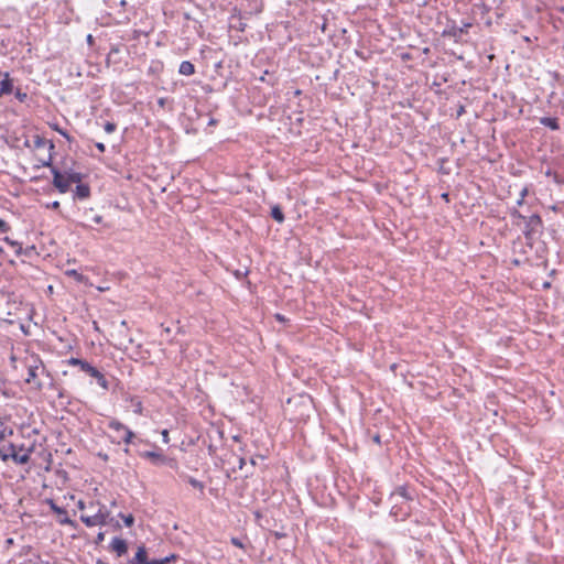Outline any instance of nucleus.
Masks as SVG:
<instances>
[{
	"mask_svg": "<svg viewBox=\"0 0 564 564\" xmlns=\"http://www.w3.org/2000/svg\"><path fill=\"white\" fill-rule=\"evenodd\" d=\"M59 206H61V205H59V202L54 200L53 203H51V204H48V205H47V208H51V209L56 210V209H58V208H59Z\"/></svg>",
	"mask_w": 564,
	"mask_h": 564,
	"instance_id": "obj_38",
	"label": "nucleus"
},
{
	"mask_svg": "<svg viewBox=\"0 0 564 564\" xmlns=\"http://www.w3.org/2000/svg\"><path fill=\"white\" fill-rule=\"evenodd\" d=\"M178 73L184 76H191L195 74V66L189 61H183L178 67Z\"/></svg>",
	"mask_w": 564,
	"mask_h": 564,
	"instance_id": "obj_19",
	"label": "nucleus"
},
{
	"mask_svg": "<svg viewBox=\"0 0 564 564\" xmlns=\"http://www.w3.org/2000/svg\"><path fill=\"white\" fill-rule=\"evenodd\" d=\"M162 435H163V440H164V442H167V440H169V432H167L166 430H164V431L162 432Z\"/></svg>",
	"mask_w": 564,
	"mask_h": 564,
	"instance_id": "obj_43",
	"label": "nucleus"
},
{
	"mask_svg": "<svg viewBox=\"0 0 564 564\" xmlns=\"http://www.w3.org/2000/svg\"><path fill=\"white\" fill-rule=\"evenodd\" d=\"M540 123L544 127L550 128L553 131L560 129L558 120L555 117H542L540 118Z\"/></svg>",
	"mask_w": 564,
	"mask_h": 564,
	"instance_id": "obj_20",
	"label": "nucleus"
},
{
	"mask_svg": "<svg viewBox=\"0 0 564 564\" xmlns=\"http://www.w3.org/2000/svg\"><path fill=\"white\" fill-rule=\"evenodd\" d=\"M9 230H10L9 224L0 218V234H6Z\"/></svg>",
	"mask_w": 564,
	"mask_h": 564,
	"instance_id": "obj_33",
	"label": "nucleus"
},
{
	"mask_svg": "<svg viewBox=\"0 0 564 564\" xmlns=\"http://www.w3.org/2000/svg\"><path fill=\"white\" fill-rule=\"evenodd\" d=\"M139 455L147 459H150L154 465L164 464L166 462V457L159 452L147 451L139 453Z\"/></svg>",
	"mask_w": 564,
	"mask_h": 564,
	"instance_id": "obj_13",
	"label": "nucleus"
},
{
	"mask_svg": "<svg viewBox=\"0 0 564 564\" xmlns=\"http://www.w3.org/2000/svg\"><path fill=\"white\" fill-rule=\"evenodd\" d=\"M66 273L70 276H74L78 282H82L84 279L83 274L78 273L76 270H69Z\"/></svg>",
	"mask_w": 564,
	"mask_h": 564,
	"instance_id": "obj_32",
	"label": "nucleus"
},
{
	"mask_svg": "<svg viewBox=\"0 0 564 564\" xmlns=\"http://www.w3.org/2000/svg\"><path fill=\"white\" fill-rule=\"evenodd\" d=\"M124 453H126V454H129V453H130L129 447H126V448H124Z\"/></svg>",
	"mask_w": 564,
	"mask_h": 564,
	"instance_id": "obj_51",
	"label": "nucleus"
},
{
	"mask_svg": "<svg viewBox=\"0 0 564 564\" xmlns=\"http://www.w3.org/2000/svg\"><path fill=\"white\" fill-rule=\"evenodd\" d=\"M177 558V555L171 554L163 558H154L150 562V564H171L173 561Z\"/></svg>",
	"mask_w": 564,
	"mask_h": 564,
	"instance_id": "obj_27",
	"label": "nucleus"
},
{
	"mask_svg": "<svg viewBox=\"0 0 564 564\" xmlns=\"http://www.w3.org/2000/svg\"><path fill=\"white\" fill-rule=\"evenodd\" d=\"M52 161L53 156L52 153H50L48 159L46 161H42V165L51 169V173L53 174L52 183L57 188V191L62 194L67 193L70 188L67 176L65 173H62L56 166H54Z\"/></svg>",
	"mask_w": 564,
	"mask_h": 564,
	"instance_id": "obj_5",
	"label": "nucleus"
},
{
	"mask_svg": "<svg viewBox=\"0 0 564 564\" xmlns=\"http://www.w3.org/2000/svg\"><path fill=\"white\" fill-rule=\"evenodd\" d=\"M51 510L59 516L58 521L62 524H73V521L68 518L66 509L57 506L54 500L50 499L48 501Z\"/></svg>",
	"mask_w": 564,
	"mask_h": 564,
	"instance_id": "obj_10",
	"label": "nucleus"
},
{
	"mask_svg": "<svg viewBox=\"0 0 564 564\" xmlns=\"http://www.w3.org/2000/svg\"><path fill=\"white\" fill-rule=\"evenodd\" d=\"M42 369V373H46L48 377H50V373L47 372L43 361L39 358L34 359V364L33 365H29L28 366V378L25 379V381L28 383H34L36 389L41 390L43 388V383L41 381H36V377H37V370L39 369Z\"/></svg>",
	"mask_w": 564,
	"mask_h": 564,
	"instance_id": "obj_7",
	"label": "nucleus"
},
{
	"mask_svg": "<svg viewBox=\"0 0 564 564\" xmlns=\"http://www.w3.org/2000/svg\"><path fill=\"white\" fill-rule=\"evenodd\" d=\"M33 452V447H30L25 449V453L23 455H20L18 452V446L13 443H9L6 449L0 448V458L3 462H7L8 459H12L18 465H25L30 462L31 454Z\"/></svg>",
	"mask_w": 564,
	"mask_h": 564,
	"instance_id": "obj_4",
	"label": "nucleus"
},
{
	"mask_svg": "<svg viewBox=\"0 0 564 564\" xmlns=\"http://www.w3.org/2000/svg\"><path fill=\"white\" fill-rule=\"evenodd\" d=\"M397 497H401L406 501L413 500V497L405 486L397 487L395 490L391 494V499H395Z\"/></svg>",
	"mask_w": 564,
	"mask_h": 564,
	"instance_id": "obj_18",
	"label": "nucleus"
},
{
	"mask_svg": "<svg viewBox=\"0 0 564 564\" xmlns=\"http://www.w3.org/2000/svg\"><path fill=\"white\" fill-rule=\"evenodd\" d=\"M372 441L377 444H381V438H380V435L379 434H376L373 437H372Z\"/></svg>",
	"mask_w": 564,
	"mask_h": 564,
	"instance_id": "obj_42",
	"label": "nucleus"
},
{
	"mask_svg": "<svg viewBox=\"0 0 564 564\" xmlns=\"http://www.w3.org/2000/svg\"><path fill=\"white\" fill-rule=\"evenodd\" d=\"M4 241H6L10 247H12V248L14 249V253H15L17 256L25 254V256H28V257H29V256H31V254H32V252H33V251H34V249H35V247H34V246H32V247H30V248H26V249H23V248H22V245H21L20 242L15 241V240H12V239H10L9 237H6V238H4Z\"/></svg>",
	"mask_w": 564,
	"mask_h": 564,
	"instance_id": "obj_12",
	"label": "nucleus"
},
{
	"mask_svg": "<svg viewBox=\"0 0 564 564\" xmlns=\"http://www.w3.org/2000/svg\"><path fill=\"white\" fill-rule=\"evenodd\" d=\"M464 111V108L462 107L458 111V115H462V112Z\"/></svg>",
	"mask_w": 564,
	"mask_h": 564,
	"instance_id": "obj_52",
	"label": "nucleus"
},
{
	"mask_svg": "<svg viewBox=\"0 0 564 564\" xmlns=\"http://www.w3.org/2000/svg\"><path fill=\"white\" fill-rule=\"evenodd\" d=\"M52 128L57 133H59L62 137H64L69 143L74 141V138L66 130L61 128L58 124H53Z\"/></svg>",
	"mask_w": 564,
	"mask_h": 564,
	"instance_id": "obj_28",
	"label": "nucleus"
},
{
	"mask_svg": "<svg viewBox=\"0 0 564 564\" xmlns=\"http://www.w3.org/2000/svg\"><path fill=\"white\" fill-rule=\"evenodd\" d=\"M209 124H216V120L215 119H210Z\"/></svg>",
	"mask_w": 564,
	"mask_h": 564,
	"instance_id": "obj_50",
	"label": "nucleus"
},
{
	"mask_svg": "<svg viewBox=\"0 0 564 564\" xmlns=\"http://www.w3.org/2000/svg\"><path fill=\"white\" fill-rule=\"evenodd\" d=\"M151 561L152 560L149 558L147 547L144 545H140L138 546L134 556L128 561V564H150Z\"/></svg>",
	"mask_w": 564,
	"mask_h": 564,
	"instance_id": "obj_9",
	"label": "nucleus"
},
{
	"mask_svg": "<svg viewBox=\"0 0 564 564\" xmlns=\"http://www.w3.org/2000/svg\"><path fill=\"white\" fill-rule=\"evenodd\" d=\"M110 550L115 552L117 556H122L128 552V543L124 539L115 536L111 541Z\"/></svg>",
	"mask_w": 564,
	"mask_h": 564,
	"instance_id": "obj_11",
	"label": "nucleus"
},
{
	"mask_svg": "<svg viewBox=\"0 0 564 564\" xmlns=\"http://www.w3.org/2000/svg\"><path fill=\"white\" fill-rule=\"evenodd\" d=\"M94 209L89 208L84 212V216L87 220H91L96 225H104L105 227L109 228L110 226L108 224L104 223V217L101 215H93Z\"/></svg>",
	"mask_w": 564,
	"mask_h": 564,
	"instance_id": "obj_17",
	"label": "nucleus"
},
{
	"mask_svg": "<svg viewBox=\"0 0 564 564\" xmlns=\"http://www.w3.org/2000/svg\"><path fill=\"white\" fill-rule=\"evenodd\" d=\"M410 514V511H403L402 507L393 506L391 508V516L395 517L397 519L404 520Z\"/></svg>",
	"mask_w": 564,
	"mask_h": 564,
	"instance_id": "obj_23",
	"label": "nucleus"
},
{
	"mask_svg": "<svg viewBox=\"0 0 564 564\" xmlns=\"http://www.w3.org/2000/svg\"><path fill=\"white\" fill-rule=\"evenodd\" d=\"M510 216L514 225H520L519 221L524 224L522 230L525 238L527 245L532 248L535 241L540 238L543 232L544 225L539 214L523 215L517 208L510 210Z\"/></svg>",
	"mask_w": 564,
	"mask_h": 564,
	"instance_id": "obj_1",
	"label": "nucleus"
},
{
	"mask_svg": "<svg viewBox=\"0 0 564 564\" xmlns=\"http://www.w3.org/2000/svg\"><path fill=\"white\" fill-rule=\"evenodd\" d=\"M124 400L127 402L131 403V405L133 406V412L135 414H138V415L143 414V404H142V401L139 399V397L128 395Z\"/></svg>",
	"mask_w": 564,
	"mask_h": 564,
	"instance_id": "obj_16",
	"label": "nucleus"
},
{
	"mask_svg": "<svg viewBox=\"0 0 564 564\" xmlns=\"http://www.w3.org/2000/svg\"><path fill=\"white\" fill-rule=\"evenodd\" d=\"M14 95H15V98L20 101V102H24L26 99H28V94L22 91L20 88H18L15 91H14Z\"/></svg>",
	"mask_w": 564,
	"mask_h": 564,
	"instance_id": "obj_30",
	"label": "nucleus"
},
{
	"mask_svg": "<svg viewBox=\"0 0 564 564\" xmlns=\"http://www.w3.org/2000/svg\"><path fill=\"white\" fill-rule=\"evenodd\" d=\"M270 215L279 224H282L285 219L283 210L280 205L272 206Z\"/></svg>",
	"mask_w": 564,
	"mask_h": 564,
	"instance_id": "obj_22",
	"label": "nucleus"
},
{
	"mask_svg": "<svg viewBox=\"0 0 564 564\" xmlns=\"http://www.w3.org/2000/svg\"><path fill=\"white\" fill-rule=\"evenodd\" d=\"M473 26L470 22H463L462 26H457L454 22L443 30V37H453L456 43L462 42L463 34H467L468 30Z\"/></svg>",
	"mask_w": 564,
	"mask_h": 564,
	"instance_id": "obj_6",
	"label": "nucleus"
},
{
	"mask_svg": "<svg viewBox=\"0 0 564 564\" xmlns=\"http://www.w3.org/2000/svg\"><path fill=\"white\" fill-rule=\"evenodd\" d=\"M528 194V188H523L520 193V198L517 200V205L521 206L523 204L524 197Z\"/></svg>",
	"mask_w": 564,
	"mask_h": 564,
	"instance_id": "obj_34",
	"label": "nucleus"
},
{
	"mask_svg": "<svg viewBox=\"0 0 564 564\" xmlns=\"http://www.w3.org/2000/svg\"><path fill=\"white\" fill-rule=\"evenodd\" d=\"M77 507L78 509L83 510L85 508L84 501L79 500Z\"/></svg>",
	"mask_w": 564,
	"mask_h": 564,
	"instance_id": "obj_47",
	"label": "nucleus"
},
{
	"mask_svg": "<svg viewBox=\"0 0 564 564\" xmlns=\"http://www.w3.org/2000/svg\"><path fill=\"white\" fill-rule=\"evenodd\" d=\"M2 437H3L2 434H0V441L2 440Z\"/></svg>",
	"mask_w": 564,
	"mask_h": 564,
	"instance_id": "obj_53",
	"label": "nucleus"
},
{
	"mask_svg": "<svg viewBox=\"0 0 564 564\" xmlns=\"http://www.w3.org/2000/svg\"><path fill=\"white\" fill-rule=\"evenodd\" d=\"M95 147L98 149L99 152L104 153L106 151V145L102 142H97Z\"/></svg>",
	"mask_w": 564,
	"mask_h": 564,
	"instance_id": "obj_39",
	"label": "nucleus"
},
{
	"mask_svg": "<svg viewBox=\"0 0 564 564\" xmlns=\"http://www.w3.org/2000/svg\"><path fill=\"white\" fill-rule=\"evenodd\" d=\"M186 481L192 486L194 487L195 489H198L202 494L204 492V489H205V485L203 481L192 477V476H186L185 477Z\"/></svg>",
	"mask_w": 564,
	"mask_h": 564,
	"instance_id": "obj_25",
	"label": "nucleus"
},
{
	"mask_svg": "<svg viewBox=\"0 0 564 564\" xmlns=\"http://www.w3.org/2000/svg\"><path fill=\"white\" fill-rule=\"evenodd\" d=\"M104 540H105V533L104 532H99L97 534V536H96L95 543L96 544H100Z\"/></svg>",
	"mask_w": 564,
	"mask_h": 564,
	"instance_id": "obj_37",
	"label": "nucleus"
},
{
	"mask_svg": "<svg viewBox=\"0 0 564 564\" xmlns=\"http://www.w3.org/2000/svg\"><path fill=\"white\" fill-rule=\"evenodd\" d=\"M119 517L122 518L126 527L131 528L134 524V517L132 514L124 516L123 513H119Z\"/></svg>",
	"mask_w": 564,
	"mask_h": 564,
	"instance_id": "obj_29",
	"label": "nucleus"
},
{
	"mask_svg": "<svg viewBox=\"0 0 564 564\" xmlns=\"http://www.w3.org/2000/svg\"><path fill=\"white\" fill-rule=\"evenodd\" d=\"M231 544L239 547V549H243V544L242 542L238 539V538H231Z\"/></svg>",
	"mask_w": 564,
	"mask_h": 564,
	"instance_id": "obj_35",
	"label": "nucleus"
},
{
	"mask_svg": "<svg viewBox=\"0 0 564 564\" xmlns=\"http://www.w3.org/2000/svg\"><path fill=\"white\" fill-rule=\"evenodd\" d=\"M13 91V80L10 78L9 73L4 74V78L0 80V97L9 95Z\"/></svg>",
	"mask_w": 564,
	"mask_h": 564,
	"instance_id": "obj_15",
	"label": "nucleus"
},
{
	"mask_svg": "<svg viewBox=\"0 0 564 564\" xmlns=\"http://www.w3.org/2000/svg\"><path fill=\"white\" fill-rule=\"evenodd\" d=\"M87 42H88L89 44H91V43L94 42V37H93V35H91V34H88V35H87Z\"/></svg>",
	"mask_w": 564,
	"mask_h": 564,
	"instance_id": "obj_48",
	"label": "nucleus"
},
{
	"mask_svg": "<svg viewBox=\"0 0 564 564\" xmlns=\"http://www.w3.org/2000/svg\"><path fill=\"white\" fill-rule=\"evenodd\" d=\"M90 197V186L88 184L79 183L74 191V199H87Z\"/></svg>",
	"mask_w": 564,
	"mask_h": 564,
	"instance_id": "obj_14",
	"label": "nucleus"
},
{
	"mask_svg": "<svg viewBox=\"0 0 564 564\" xmlns=\"http://www.w3.org/2000/svg\"><path fill=\"white\" fill-rule=\"evenodd\" d=\"M108 427L117 433V437L112 440V443L120 444L123 442L127 445H135L143 442L128 426L116 419L108 422Z\"/></svg>",
	"mask_w": 564,
	"mask_h": 564,
	"instance_id": "obj_2",
	"label": "nucleus"
},
{
	"mask_svg": "<svg viewBox=\"0 0 564 564\" xmlns=\"http://www.w3.org/2000/svg\"><path fill=\"white\" fill-rule=\"evenodd\" d=\"M57 395H58L59 399H63L65 397V390L64 389H59Z\"/></svg>",
	"mask_w": 564,
	"mask_h": 564,
	"instance_id": "obj_44",
	"label": "nucleus"
},
{
	"mask_svg": "<svg viewBox=\"0 0 564 564\" xmlns=\"http://www.w3.org/2000/svg\"><path fill=\"white\" fill-rule=\"evenodd\" d=\"M259 80L273 87L278 84L279 78L274 75V73L264 70L263 75L259 78Z\"/></svg>",
	"mask_w": 564,
	"mask_h": 564,
	"instance_id": "obj_21",
	"label": "nucleus"
},
{
	"mask_svg": "<svg viewBox=\"0 0 564 564\" xmlns=\"http://www.w3.org/2000/svg\"><path fill=\"white\" fill-rule=\"evenodd\" d=\"M169 102V99L165 98V97H161L158 99V105L161 107V108H164L165 105Z\"/></svg>",
	"mask_w": 564,
	"mask_h": 564,
	"instance_id": "obj_36",
	"label": "nucleus"
},
{
	"mask_svg": "<svg viewBox=\"0 0 564 564\" xmlns=\"http://www.w3.org/2000/svg\"><path fill=\"white\" fill-rule=\"evenodd\" d=\"M80 226H82L83 228H91V226H90V225H87V224H84V223H82V224H80Z\"/></svg>",
	"mask_w": 564,
	"mask_h": 564,
	"instance_id": "obj_49",
	"label": "nucleus"
},
{
	"mask_svg": "<svg viewBox=\"0 0 564 564\" xmlns=\"http://www.w3.org/2000/svg\"><path fill=\"white\" fill-rule=\"evenodd\" d=\"M442 198L446 202H449V194L448 193H443L442 194Z\"/></svg>",
	"mask_w": 564,
	"mask_h": 564,
	"instance_id": "obj_45",
	"label": "nucleus"
},
{
	"mask_svg": "<svg viewBox=\"0 0 564 564\" xmlns=\"http://www.w3.org/2000/svg\"><path fill=\"white\" fill-rule=\"evenodd\" d=\"M33 142H34V147L37 149L45 147L47 143L50 145V150L54 149V143L52 141H47L45 138H43L41 135H35Z\"/></svg>",
	"mask_w": 564,
	"mask_h": 564,
	"instance_id": "obj_24",
	"label": "nucleus"
},
{
	"mask_svg": "<svg viewBox=\"0 0 564 564\" xmlns=\"http://www.w3.org/2000/svg\"><path fill=\"white\" fill-rule=\"evenodd\" d=\"M104 129L107 133H112L116 131L117 129V126L116 123L113 122H110V121H107L105 124H104Z\"/></svg>",
	"mask_w": 564,
	"mask_h": 564,
	"instance_id": "obj_31",
	"label": "nucleus"
},
{
	"mask_svg": "<svg viewBox=\"0 0 564 564\" xmlns=\"http://www.w3.org/2000/svg\"><path fill=\"white\" fill-rule=\"evenodd\" d=\"M275 319H276V321H279V322H281V323L286 322L285 316H284V315H282V314H275Z\"/></svg>",
	"mask_w": 564,
	"mask_h": 564,
	"instance_id": "obj_40",
	"label": "nucleus"
},
{
	"mask_svg": "<svg viewBox=\"0 0 564 564\" xmlns=\"http://www.w3.org/2000/svg\"><path fill=\"white\" fill-rule=\"evenodd\" d=\"M65 174L67 176V181H68L69 185L73 183H77V184L82 183V178H83L82 173L66 172Z\"/></svg>",
	"mask_w": 564,
	"mask_h": 564,
	"instance_id": "obj_26",
	"label": "nucleus"
},
{
	"mask_svg": "<svg viewBox=\"0 0 564 564\" xmlns=\"http://www.w3.org/2000/svg\"><path fill=\"white\" fill-rule=\"evenodd\" d=\"M18 452L20 453V455H23L25 453L24 446L21 445L20 447H18Z\"/></svg>",
	"mask_w": 564,
	"mask_h": 564,
	"instance_id": "obj_46",
	"label": "nucleus"
},
{
	"mask_svg": "<svg viewBox=\"0 0 564 564\" xmlns=\"http://www.w3.org/2000/svg\"><path fill=\"white\" fill-rule=\"evenodd\" d=\"M238 463H239V466H238V467H239V469H242V468H243V466L246 465V460H245V458H242V457H240V458H239Z\"/></svg>",
	"mask_w": 564,
	"mask_h": 564,
	"instance_id": "obj_41",
	"label": "nucleus"
},
{
	"mask_svg": "<svg viewBox=\"0 0 564 564\" xmlns=\"http://www.w3.org/2000/svg\"><path fill=\"white\" fill-rule=\"evenodd\" d=\"M109 516V511H102V508H99L98 511L93 516L82 514L80 520L83 523H85L86 527L104 525L106 524Z\"/></svg>",
	"mask_w": 564,
	"mask_h": 564,
	"instance_id": "obj_8",
	"label": "nucleus"
},
{
	"mask_svg": "<svg viewBox=\"0 0 564 564\" xmlns=\"http://www.w3.org/2000/svg\"><path fill=\"white\" fill-rule=\"evenodd\" d=\"M67 362H68V365H72V366H78L83 372H86L90 377L95 378L97 380V383L102 389H105V390L109 389V381L106 379L104 373H101L96 367L90 365L88 361L80 359V358L70 357L67 360Z\"/></svg>",
	"mask_w": 564,
	"mask_h": 564,
	"instance_id": "obj_3",
	"label": "nucleus"
}]
</instances>
